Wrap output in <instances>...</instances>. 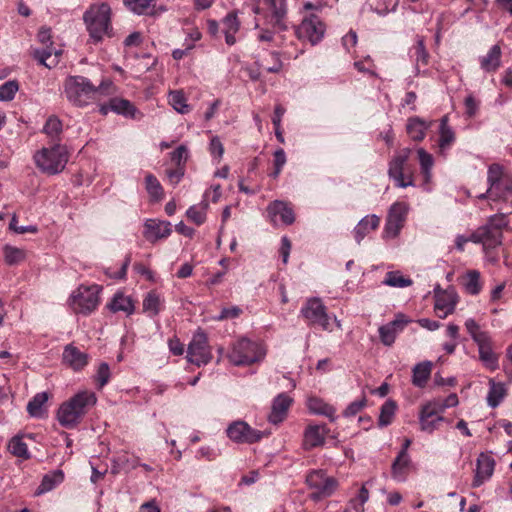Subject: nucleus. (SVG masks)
<instances>
[{
    "mask_svg": "<svg viewBox=\"0 0 512 512\" xmlns=\"http://www.w3.org/2000/svg\"><path fill=\"white\" fill-rule=\"evenodd\" d=\"M462 284L465 288L466 293L469 295H478L483 287L481 281V274L477 270H469L462 278Z\"/></svg>",
    "mask_w": 512,
    "mask_h": 512,
    "instance_id": "31",
    "label": "nucleus"
},
{
    "mask_svg": "<svg viewBox=\"0 0 512 512\" xmlns=\"http://www.w3.org/2000/svg\"><path fill=\"white\" fill-rule=\"evenodd\" d=\"M300 312L309 325H318L325 330L329 328V317L319 298L308 299Z\"/></svg>",
    "mask_w": 512,
    "mask_h": 512,
    "instance_id": "14",
    "label": "nucleus"
},
{
    "mask_svg": "<svg viewBox=\"0 0 512 512\" xmlns=\"http://www.w3.org/2000/svg\"><path fill=\"white\" fill-rule=\"evenodd\" d=\"M8 450L11 454L18 458H30L27 444L23 441L22 437L20 436H15L9 441Z\"/></svg>",
    "mask_w": 512,
    "mask_h": 512,
    "instance_id": "43",
    "label": "nucleus"
},
{
    "mask_svg": "<svg viewBox=\"0 0 512 512\" xmlns=\"http://www.w3.org/2000/svg\"><path fill=\"white\" fill-rule=\"evenodd\" d=\"M325 29V25L320 18L311 14L302 20L296 29V35L299 39L307 40L312 45H315L322 40Z\"/></svg>",
    "mask_w": 512,
    "mask_h": 512,
    "instance_id": "13",
    "label": "nucleus"
},
{
    "mask_svg": "<svg viewBox=\"0 0 512 512\" xmlns=\"http://www.w3.org/2000/svg\"><path fill=\"white\" fill-rule=\"evenodd\" d=\"M506 395V388L503 383L491 381L490 389L487 395L488 405L492 408L497 407Z\"/></svg>",
    "mask_w": 512,
    "mask_h": 512,
    "instance_id": "39",
    "label": "nucleus"
},
{
    "mask_svg": "<svg viewBox=\"0 0 512 512\" xmlns=\"http://www.w3.org/2000/svg\"><path fill=\"white\" fill-rule=\"evenodd\" d=\"M241 309L239 307H231L222 309L219 316L216 317L217 320H224L229 318H236L240 315Z\"/></svg>",
    "mask_w": 512,
    "mask_h": 512,
    "instance_id": "62",
    "label": "nucleus"
},
{
    "mask_svg": "<svg viewBox=\"0 0 512 512\" xmlns=\"http://www.w3.org/2000/svg\"><path fill=\"white\" fill-rule=\"evenodd\" d=\"M507 224L508 221L505 215H494L486 225L479 227L471 234V241L481 243L485 250L494 249L501 245L503 229Z\"/></svg>",
    "mask_w": 512,
    "mask_h": 512,
    "instance_id": "6",
    "label": "nucleus"
},
{
    "mask_svg": "<svg viewBox=\"0 0 512 512\" xmlns=\"http://www.w3.org/2000/svg\"><path fill=\"white\" fill-rule=\"evenodd\" d=\"M410 278L404 277L399 271H390L386 273L383 284L391 287L404 288L412 285Z\"/></svg>",
    "mask_w": 512,
    "mask_h": 512,
    "instance_id": "45",
    "label": "nucleus"
},
{
    "mask_svg": "<svg viewBox=\"0 0 512 512\" xmlns=\"http://www.w3.org/2000/svg\"><path fill=\"white\" fill-rule=\"evenodd\" d=\"M418 160L421 167V173L423 175L425 183H428L431 178V169L434 164V160L431 154L426 152L423 148L417 150Z\"/></svg>",
    "mask_w": 512,
    "mask_h": 512,
    "instance_id": "41",
    "label": "nucleus"
},
{
    "mask_svg": "<svg viewBox=\"0 0 512 512\" xmlns=\"http://www.w3.org/2000/svg\"><path fill=\"white\" fill-rule=\"evenodd\" d=\"M18 84L16 81H8L0 86V100L10 101L14 98L18 91Z\"/></svg>",
    "mask_w": 512,
    "mask_h": 512,
    "instance_id": "53",
    "label": "nucleus"
},
{
    "mask_svg": "<svg viewBox=\"0 0 512 512\" xmlns=\"http://www.w3.org/2000/svg\"><path fill=\"white\" fill-rule=\"evenodd\" d=\"M410 458L406 452V448H402L398 453V456L392 463L391 474L392 477L399 481H405L409 472Z\"/></svg>",
    "mask_w": 512,
    "mask_h": 512,
    "instance_id": "26",
    "label": "nucleus"
},
{
    "mask_svg": "<svg viewBox=\"0 0 512 512\" xmlns=\"http://www.w3.org/2000/svg\"><path fill=\"white\" fill-rule=\"evenodd\" d=\"M188 158V150L186 146L180 145L175 151L171 153V160L177 167H180L186 162Z\"/></svg>",
    "mask_w": 512,
    "mask_h": 512,
    "instance_id": "57",
    "label": "nucleus"
},
{
    "mask_svg": "<svg viewBox=\"0 0 512 512\" xmlns=\"http://www.w3.org/2000/svg\"><path fill=\"white\" fill-rule=\"evenodd\" d=\"M207 201H203L200 206H191L187 212V217L197 225H201L206 219Z\"/></svg>",
    "mask_w": 512,
    "mask_h": 512,
    "instance_id": "50",
    "label": "nucleus"
},
{
    "mask_svg": "<svg viewBox=\"0 0 512 512\" xmlns=\"http://www.w3.org/2000/svg\"><path fill=\"white\" fill-rule=\"evenodd\" d=\"M396 408V403L392 400H387L381 406V411L378 419L379 426L385 427L392 423Z\"/></svg>",
    "mask_w": 512,
    "mask_h": 512,
    "instance_id": "46",
    "label": "nucleus"
},
{
    "mask_svg": "<svg viewBox=\"0 0 512 512\" xmlns=\"http://www.w3.org/2000/svg\"><path fill=\"white\" fill-rule=\"evenodd\" d=\"M445 421L443 416H435L433 412L428 409H421L419 413L420 428L424 432L432 433L438 429L440 423Z\"/></svg>",
    "mask_w": 512,
    "mask_h": 512,
    "instance_id": "33",
    "label": "nucleus"
},
{
    "mask_svg": "<svg viewBox=\"0 0 512 512\" xmlns=\"http://www.w3.org/2000/svg\"><path fill=\"white\" fill-rule=\"evenodd\" d=\"M464 104L466 114L469 117H474L478 111L479 102L472 95H469L468 97H466Z\"/></svg>",
    "mask_w": 512,
    "mask_h": 512,
    "instance_id": "61",
    "label": "nucleus"
},
{
    "mask_svg": "<svg viewBox=\"0 0 512 512\" xmlns=\"http://www.w3.org/2000/svg\"><path fill=\"white\" fill-rule=\"evenodd\" d=\"M458 303V295L453 289L441 290L435 294V311L439 318L453 313Z\"/></svg>",
    "mask_w": 512,
    "mask_h": 512,
    "instance_id": "17",
    "label": "nucleus"
},
{
    "mask_svg": "<svg viewBox=\"0 0 512 512\" xmlns=\"http://www.w3.org/2000/svg\"><path fill=\"white\" fill-rule=\"evenodd\" d=\"M265 354L266 351L261 344L241 338L233 344L228 358L234 365L242 366L261 361Z\"/></svg>",
    "mask_w": 512,
    "mask_h": 512,
    "instance_id": "7",
    "label": "nucleus"
},
{
    "mask_svg": "<svg viewBox=\"0 0 512 512\" xmlns=\"http://www.w3.org/2000/svg\"><path fill=\"white\" fill-rule=\"evenodd\" d=\"M404 326L405 322L398 318L381 326L379 328L381 342L386 346H391L396 339V335L403 330Z\"/></svg>",
    "mask_w": 512,
    "mask_h": 512,
    "instance_id": "27",
    "label": "nucleus"
},
{
    "mask_svg": "<svg viewBox=\"0 0 512 512\" xmlns=\"http://www.w3.org/2000/svg\"><path fill=\"white\" fill-rule=\"evenodd\" d=\"M60 55L61 51L51 46H47L41 50L34 51L35 59H37L40 64L49 69L55 67L59 63Z\"/></svg>",
    "mask_w": 512,
    "mask_h": 512,
    "instance_id": "29",
    "label": "nucleus"
},
{
    "mask_svg": "<svg viewBox=\"0 0 512 512\" xmlns=\"http://www.w3.org/2000/svg\"><path fill=\"white\" fill-rule=\"evenodd\" d=\"M329 430L324 424H309L303 436V447L306 450L322 446Z\"/></svg>",
    "mask_w": 512,
    "mask_h": 512,
    "instance_id": "19",
    "label": "nucleus"
},
{
    "mask_svg": "<svg viewBox=\"0 0 512 512\" xmlns=\"http://www.w3.org/2000/svg\"><path fill=\"white\" fill-rule=\"evenodd\" d=\"M408 214V205L404 202L394 203L388 213L385 230L387 233L396 236L404 225Z\"/></svg>",
    "mask_w": 512,
    "mask_h": 512,
    "instance_id": "16",
    "label": "nucleus"
},
{
    "mask_svg": "<svg viewBox=\"0 0 512 512\" xmlns=\"http://www.w3.org/2000/svg\"><path fill=\"white\" fill-rule=\"evenodd\" d=\"M224 31L236 33L239 30V21L236 12H230L223 19Z\"/></svg>",
    "mask_w": 512,
    "mask_h": 512,
    "instance_id": "56",
    "label": "nucleus"
},
{
    "mask_svg": "<svg viewBox=\"0 0 512 512\" xmlns=\"http://www.w3.org/2000/svg\"><path fill=\"white\" fill-rule=\"evenodd\" d=\"M146 190L149 196L154 201H159L163 198L164 192L160 182L152 174H147L145 177Z\"/></svg>",
    "mask_w": 512,
    "mask_h": 512,
    "instance_id": "44",
    "label": "nucleus"
},
{
    "mask_svg": "<svg viewBox=\"0 0 512 512\" xmlns=\"http://www.w3.org/2000/svg\"><path fill=\"white\" fill-rule=\"evenodd\" d=\"M209 151L212 156L217 157L220 160L224 154V146L221 143L219 137L214 136L209 145Z\"/></svg>",
    "mask_w": 512,
    "mask_h": 512,
    "instance_id": "59",
    "label": "nucleus"
},
{
    "mask_svg": "<svg viewBox=\"0 0 512 512\" xmlns=\"http://www.w3.org/2000/svg\"><path fill=\"white\" fill-rule=\"evenodd\" d=\"M227 436L236 443L252 444L260 441L264 433L253 429L246 422L238 420L227 427Z\"/></svg>",
    "mask_w": 512,
    "mask_h": 512,
    "instance_id": "15",
    "label": "nucleus"
},
{
    "mask_svg": "<svg viewBox=\"0 0 512 512\" xmlns=\"http://www.w3.org/2000/svg\"><path fill=\"white\" fill-rule=\"evenodd\" d=\"M270 10L269 23L277 30L287 29L285 22L286 2L285 0H264Z\"/></svg>",
    "mask_w": 512,
    "mask_h": 512,
    "instance_id": "20",
    "label": "nucleus"
},
{
    "mask_svg": "<svg viewBox=\"0 0 512 512\" xmlns=\"http://www.w3.org/2000/svg\"><path fill=\"white\" fill-rule=\"evenodd\" d=\"M9 227H10L11 230H13L14 232H16L18 234L36 233L37 232V227L33 226V225L25 226V227H18L16 215H14L12 217V219L10 221V224H9Z\"/></svg>",
    "mask_w": 512,
    "mask_h": 512,
    "instance_id": "60",
    "label": "nucleus"
},
{
    "mask_svg": "<svg viewBox=\"0 0 512 512\" xmlns=\"http://www.w3.org/2000/svg\"><path fill=\"white\" fill-rule=\"evenodd\" d=\"M432 370L430 362H422L413 368L412 383L416 387L423 388L427 384Z\"/></svg>",
    "mask_w": 512,
    "mask_h": 512,
    "instance_id": "36",
    "label": "nucleus"
},
{
    "mask_svg": "<svg viewBox=\"0 0 512 512\" xmlns=\"http://www.w3.org/2000/svg\"><path fill=\"white\" fill-rule=\"evenodd\" d=\"M421 409H428L433 412V415L435 416H442L441 414L445 411L446 406H444V402L442 398L434 399L433 401H430L422 406Z\"/></svg>",
    "mask_w": 512,
    "mask_h": 512,
    "instance_id": "58",
    "label": "nucleus"
},
{
    "mask_svg": "<svg viewBox=\"0 0 512 512\" xmlns=\"http://www.w3.org/2000/svg\"><path fill=\"white\" fill-rule=\"evenodd\" d=\"M110 379V368L107 363H101L98 367L95 380L99 388L104 387Z\"/></svg>",
    "mask_w": 512,
    "mask_h": 512,
    "instance_id": "55",
    "label": "nucleus"
},
{
    "mask_svg": "<svg viewBox=\"0 0 512 512\" xmlns=\"http://www.w3.org/2000/svg\"><path fill=\"white\" fill-rule=\"evenodd\" d=\"M495 460L486 453H481L477 458L475 476L472 481L473 487H480L493 475Z\"/></svg>",
    "mask_w": 512,
    "mask_h": 512,
    "instance_id": "18",
    "label": "nucleus"
},
{
    "mask_svg": "<svg viewBox=\"0 0 512 512\" xmlns=\"http://www.w3.org/2000/svg\"><path fill=\"white\" fill-rule=\"evenodd\" d=\"M465 327L478 345L480 360L487 368L495 370L498 367V356L492 349L491 339L488 333L482 331L477 322L471 318L466 320Z\"/></svg>",
    "mask_w": 512,
    "mask_h": 512,
    "instance_id": "8",
    "label": "nucleus"
},
{
    "mask_svg": "<svg viewBox=\"0 0 512 512\" xmlns=\"http://www.w3.org/2000/svg\"><path fill=\"white\" fill-rule=\"evenodd\" d=\"M161 300L155 292H149L143 300V311L156 316L160 311Z\"/></svg>",
    "mask_w": 512,
    "mask_h": 512,
    "instance_id": "49",
    "label": "nucleus"
},
{
    "mask_svg": "<svg viewBox=\"0 0 512 512\" xmlns=\"http://www.w3.org/2000/svg\"><path fill=\"white\" fill-rule=\"evenodd\" d=\"M268 216L271 222L277 224V216H280L282 223L290 225L294 222L293 210L282 201H274L267 207Z\"/></svg>",
    "mask_w": 512,
    "mask_h": 512,
    "instance_id": "23",
    "label": "nucleus"
},
{
    "mask_svg": "<svg viewBox=\"0 0 512 512\" xmlns=\"http://www.w3.org/2000/svg\"><path fill=\"white\" fill-rule=\"evenodd\" d=\"M413 56L417 63L427 65L429 61V53L427 52L423 39H419L413 47Z\"/></svg>",
    "mask_w": 512,
    "mask_h": 512,
    "instance_id": "54",
    "label": "nucleus"
},
{
    "mask_svg": "<svg viewBox=\"0 0 512 512\" xmlns=\"http://www.w3.org/2000/svg\"><path fill=\"white\" fill-rule=\"evenodd\" d=\"M212 359L211 348L208 344L207 336L204 332L194 334L188 345L187 360L197 366L206 365Z\"/></svg>",
    "mask_w": 512,
    "mask_h": 512,
    "instance_id": "12",
    "label": "nucleus"
},
{
    "mask_svg": "<svg viewBox=\"0 0 512 512\" xmlns=\"http://www.w3.org/2000/svg\"><path fill=\"white\" fill-rule=\"evenodd\" d=\"M448 121V115H444L440 120L438 147L441 154L450 149L456 140L455 132L448 125Z\"/></svg>",
    "mask_w": 512,
    "mask_h": 512,
    "instance_id": "25",
    "label": "nucleus"
},
{
    "mask_svg": "<svg viewBox=\"0 0 512 512\" xmlns=\"http://www.w3.org/2000/svg\"><path fill=\"white\" fill-rule=\"evenodd\" d=\"M306 483L314 490L310 494V498L314 501H320L331 496L337 485L334 478L326 476L321 470L309 473L306 477Z\"/></svg>",
    "mask_w": 512,
    "mask_h": 512,
    "instance_id": "11",
    "label": "nucleus"
},
{
    "mask_svg": "<svg viewBox=\"0 0 512 512\" xmlns=\"http://www.w3.org/2000/svg\"><path fill=\"white\" fill-rule=\"evenodd\" d=\"M409 154L410 150L404 149L390 161L388 173L398 187L414 185L413 168L408 164Z\"/></svg>",
    "mask_w": 512,
    "mask_h": 512,
    "instance_id": "10",
    "label": "nucleus"
},
{
    "mask_svg": "<svg viewBox=\"0 0 512 512\" xmlns=\"http://www.w3.org/2000/svg\"><path fill=\"white\" fill-rule=\"evenodd\" d=\"M83 20L90 38L94 42H100L105 36H111V8L109 4H92L84 13Z\"/></svg>",
    "mask_w": 512,
    "mask_h": 512,
    "instance_id": "1",
    "label": "nucleus"
},
{
    "mask_svg": "<svg viewBox=\"0 0 512 512\" xmlns=\"http://www.w3.org/2000/svg\"><path fill=\"white\" fill-rule=\"evenodd\" d=\"M108 308L112 312H124L127 315H131L134 312V304L130 297L125 296L123 293L118 292L114 295L111 302L108 304Z\"/></svg>",
    "mask_w": 512,
    "mask_h": 512,
    "instance_id": "34",
    "label": "nucleus"
},
{
    "mask_svg": "<svg viewBox=\"0 0 512 512\" xmlns=\"http://www.w3.org/2000/svg\"><path fill=\"white\" fill-rule=\"evenodd\" d=\"M501 48L499 45H494L490 48L487 55L480 57V67L484 71L490 73L495 72L501 64Z\"/></svg>",
    "mask_w": 512,
    "mask_h": 512,
    "instance_id": "28",
    "label": "nucleus"
},
{
    "mask_svg": "<svg viewBox=\"0 0 512 512\" xmlns=\"http://www.w3.org/2000/svg\"><path fill=\"white\" fill-rule=\"evenodd\" d=\"M429 125L419 117H411L408 119L406 131L413 141H422L426 136Z\"/></svg>",
    "mask_w": 512,
    "mask_h": 512,
    "instance_id": "30",
    "label": "nucleus"
},
{
    "mask_svg": "<svg viewBox=\"0 0 512 512\" xmlns=\"http://www.w3.org/2000/svg\"><path fill=\"white\" fill-rule=\"evenodd\" d=\"M4 260L8 265H18L26 259L27 252L22 248L5 245L3 248Z\"/></svg>",
    "mask_w": 512,
    "mask_h": 512,
    "instance_id": "38",
    "label": "nucleus"
},
{
    "mask_svg": "<svg viewBox=\"0 0 512 512\" xmlns=\"http://www.w3.org/2000/svg\"><path fill=\"white\" fill-rule=\"evenodd\" d=\"M260 67L270 73H278L282 69V61L277 52H270L267 57L262 58Z\"/></svg>",
    "mask_w": 512,
    "mask_h": 512,
    "instance_id": "47",
    "label": "nucleus"
},
{
    "mask_svg": "<svg viewBox=\"0 0 512 512\" xmlns=\"http://www.w3.org/2000/svg\"><path fill=\"white\" fill-rule=\"evenodd\" d=\"M168 99L169 104L178 113L187 114L190 112V106L187 104V99L181 90L171 91Z\"/></svg>",
    "mask_w": 512,
    "mask_h": 512,
    "instance_id": "40",
    "label": "nucleus"
},
{
    "mask_svg": "<svg viewBox=\"0 0 512 512\" xmlns=\"http://www.w3.org/2000/svg\"><path fill=\"white\" fill-rule=\"evenodd\" d=\"M169 350L172 354L179 356L184 353V346L178 338H172L168 342Z\"/></svg>",
    "mask_w": 512,
    "mask_h": 512,
    "instance_id": "63",
    "label": "nucleus"
},
{
    "mask_svg": "<svg viewBox=\"0 0 512 512\" xmlns=\"http://www.w3.org/2000/svg\"><path fill=\"white\" fill-rule=\"evenodd\" d=\"M308 409L311 413L328 417L334 420L335 409L317 397H310L307 402Z\"/></svg>",
    "mask_w": 512,
    "mask_h": 512,
    "instance_id": "35",
    "label": "nucleus"
},
{
    "mask_svg": "<svg viewBox=\"0 0 512 512\" xmlns=\"http://www.w3.org/2000/svg\"><path fill=\"white\" fill-rule=\"evenodd\" d=\"M487 182L489 188L480 198L507 201L512 198V177L509 171L498 163L488 167Z\"/></svg>",
    "mask_w": 512,
    "mask_h": 512,
    "instance_id": "3",
    "label": "nucleus"
},
{
    "mask_svg": "<svg viewBox=\"0 0 512 512\" xmlns=\"http://www.w3.org/2000/svg\"><path fill=\"white\" fill-rule=\"evenodd\" d=\"M290 250H291V242L290 240L287 238V237H283L282 240H281V255H282V260H283V263L286 264L288 262V258H289V255H290Z\"/></svg>",
    "mask_w": 512,
    "mask_h": 512,
    "instance_id": "64",
    "label": "nucleus"
},
{
    "mask_svg": "<svg viewBox=\"0 0 512 512\" xmlns=\"http://www.w3.org/2000/svg\"><path fill=\"white\" fill-rule=\"evenodd\" d=\"M43 130L51 138H57L62 132V123L56 116H51L47 119Z\"/></svg>",
    "mask_w": 512,
    "mask_h": 512,
    "instance_id": "52",
    "label": "nucleus"
},
{
    "mask_svg": "<svg viewBox=\"0 0 512 512\" xmlns=\"http://www.w3.org/2000/svg\"><path fill=\"white\" fill-rule=\"evenodd\" d=\"M291 403L292 399L288 395L284 393L279 394L273 401L272 410L268 417L269 422L273 424L282 422L287 415Z\"/></svg>",
    "mask_w": 512,
    "mask_h": 512,
    "instance_id": "24",
    "label": "nucleus"
},
{
    "mask_svg": "<svg viewBox=\"0 0 512 512\" xmlns=\"http://www.w3.org/2000/svg\"><path fill=\"white\" fill-rule=\"evenodd\" d=\"M380 224V218L376 215H367L355 227L356 239L360 242L365 236L375 231Z\"/></svg>",
    "mask_w": 512,
    "mask_h": 512,
    "instance_id": "32",
    "label": "nucleus"
},
{
    "mask_svg": "<svg viewBox=\"0 0 512 512\" xmlns=\"http://www.w3.org/2000/svg\"><path fill=\"white\" fill-rule=\"evenodd\" d=\"M110 110L126 116H133L135 112L134 106L124 99H112L110 101Z\"/></svg>",
    "mask_w": 512,
    "mask_h": 512,
    "instance_id": "51",
    "label": "nucleus"
},
{
    "mask_svg": "<svg viewBox=\"0 0 512 512\" xmlns=\"http://www.w3.org/2000/svg\"><path fill=\"white\" fill-rule=\"evenodd\" d=\"M156 0H123L124 5L136 14H147L155 6Z\"/></svg>",
    "mask_w": 512,
    "mask_h": 512,
    "instance_id": "48",
    "label": "nucleus"
},
{
    "mask_svg": "<svg viewBox=\"0 0 512 512\" xmlns=\"http://www.w3.org/2000/svg\"><path fill=\"white\" fill-rule=\"evenodd\" d=\"M99 92V88L83 76H69L64 82V94L74 106L83 107L90 104Z\"/></svg>",
    "mask_w": 512,
    "mask_h": 512,
    "instance_id": "5",
    "label": "nucleus"
},
{
    "mask_svg": "<svg viewBox=\"0 0 512 512\" xmlns=\"http://www.w3.org/2000/svg\"><path fill=\"white\" fill-rule=\"evenodd\" d=\"M96 403L93 392L83 391L76 394L68 402L63 403L57 413L59 423L67 428H72L79 423L89 407Z\"/></svg>",
    "mask_w": 512,
    "mask_h": 512,
    "instance_id": "2",
    "label": "nucleus"
},
{
    "mask_svg": "<svg viewBox=\"0 0 512 512\" xmlns=\"http://www.w3.org/2000/svg\"><path fill=\"white\" fill-rule=\"evenodd\" d=\"M63 479H64V475H63L62 471H60V470L46 474L43 477L41 484L37 488L36 494L40 495V494L51 491L53 488L56 487V485L61 483L63 481Z\"/></svg>",
    "mask_w": 512,
    "mask_h": 512,
    "instance_id": "37",
    "label": "nucleus"
},
{
    "mask_svg": "<svg viewBox=\"0 0 512 512\" xmlns=\"http://www.w3.org/2000/svg\"><path fill=\"white\" fill-rule=\"evenodd\" d=\"M62 360L74 371H80L88 364V354L80 351L73 344H68L64 347Z\"/></svg>",
    "mask_w": 512,
    "mask_h": 512,
    "instance_id": "21",
    "label": "nucleus"
},
{
    "mask_svg": "<svg viewBox=\"0 0 512 512\" xmlns=\"http://www.w3.org/2000/svg\"><path fill=\"white\" fill-rule=\"evenodd\" d=\"M69 160V152L65 145L54 143L50 147H44L34 154V162L37 168L48 175L62 172Z\"/></svg>",
    "mask_w": 512,
    "mask_h": 512,
    "instance_id": "4",
    "label": "nucleus"
},
{
    "mask_svg": "<svg viewBox=\"0 0 512 512\" xmlns=\"http://www.w3.org/2000/svg\"><path fill=\"white\" fill-rule=\"evenodd\" d=\"M48 400V394L41 392L36 394L32 400L28 402L27 411L32 417H41L43 414V405Z\"/></svg>",
    "mask_w": 512,
    "mask_h": 512,
    "instance_id": "42",
    "label": "nucleus"
},
{
    "mask_svg": "<svg viewBox=\"0 0 512 512\" xmlns=\"http://www.w3.org/2000/svg\"><path fill=\"white\" fill-rule=\"evenodd\" d=\"M144 237L155 242L159 239L166 238L171 234V224L167 221L147 220L145 223Z\"/></svg>",
    "mask_w": 512,
    "mask_h": 512,
    "instance_id": "22",
    "label": "nucleus"
},
{
    "mask_svg": "<svg viewBox=\"0 0 512 512\" xmlns=\"http://www.w3.org/2000/svg\"><path fill=\"white\" fill-rule=\"evenodd\" d=\"M101 288L98 285L80 286L70 297V306L76 313H91L99 303Z\"/></svg>",
    "mask_w": 512,
    "mask_h": 512,
    "instance_id": "9",
    "label": "nucleus"
}]
</instances>
